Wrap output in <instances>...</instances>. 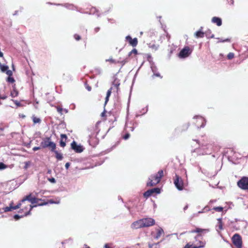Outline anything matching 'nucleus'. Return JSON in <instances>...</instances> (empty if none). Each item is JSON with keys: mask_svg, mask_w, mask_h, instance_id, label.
<instances>
[{"mask_svg": "<svg viewBox=\"0 0 248 248\" xmlns=\"http://www.w3.org/2000/svg\"><path fill=\"white\" fill-rule=\"evenodd\" d=\"M113 85L116 88L117 91L118 92L119 89V86L120 85V83H119V81L115 80L113 82Z\"/></svg>", "mask_w": 248, "mask_h": 248, "instance_id": "cd10ccee", "label": "nucleus"}, {"mask_svg": "<svg viewBox=\"0 0 248 248\" xmlns=\"http://www.w3.org/2000/svg\"><path fill=\"white\" fill-rule=\"evenodd\" d=\"M9 67L7 65H2L0 62V69L2 72H6L8 76H12L13 73L11 70H8Z\"/></svg>", "mask_w": 248, "mask_h": 248, "instance_id": "2eb2a0df", "label": "nucleus"}, {"mask_svg": "<svg viewBox=\"0 0 248 248\" xmlns=\"http://www.w3.org/2000/svg\"><path fill=\"white\" fill-rule=\"evenodd\" d=\"M105 113H105V111H104V112H103L102 113L101 115H102V116H104L105 115Z\"/></svg>", "mask_w": 248, "mask_h": 248, "instance_id": "bf43d9fd", "label": "nucleus"}, {"mask_svg": "<svg viewBox=\"0 0 248 248\" xmlns=\"http://www.w3.org/2000/svg\"><path fill=\"white\" fill-rule=\"evenodd\" d=\"M138 53V51L136 49L134 48L132 49L128 54V56H130L132 54H134L135 55H137Z\"/></svg>", "mask_w": 248, "mask_h": 248, "instance_id": "2f4dec72", "label": "nucleus"}, {"mask_svg": "<svg viewBox=\"0 0 248 248\" xmlns=\"http://www.w3.org/2000/svg\"><path fill=\"white\" fill-rule=\"evenodd\" d=\"M67 137L66 134H62L61 135V140L60 141V145L62 147H64L66 146V142Z\"/></svg>", "mask_w": 248, "mask_h": 248, "instance_id": "dca6fc26", "label": "nucleus"}, {"mask_svg": "<svg viewBox=\"0 0 248 248\" xmlns=\"http://www.w3.org/2000/svg\"><path fill=\"white\" fill-rule=\"evenodd\" d=\"M192 52V49L188 46H185L179 52L178 56L180 58H185L188 57Z\"/></svg>", "mask_w": 248, "mask_h": 248, "instance_id": "39448f33", "label": "nucleus"}, {"mask_svg": "<svg viewBox=\"0 0 248 248\" xmlns=\"http://www.w3.org/2000/svg\"><path fill=\"white\" fill-rule=\"evenodd\" d=\"M213 23L216 24L217 26H220L222 25V20L220 18L215 16L212 19Z\"/></svg>", "mask_w": 248, "mask_h": 248, "instance_id": "f3484780", "label": "nucleus"}, {"mask_svg": "<svg viewBox=\"0 0 248 248\" xmlns=\"http://www.w3.org/2000/svg\"><path fill=\"white\" fill-rule=\"evenodd\" d=\"M164 176V172L163 170H160L158 172L154 175L151 176V178L149 179V181L147 184L148 186H153L158 184L161 178Z\"/></svg>", "mask_w": 248, "mask_h": 248, "instance_id": "f03ea898", "label": "nucleus"}, {"mask_svg": "<svg viewBox=\"0 0 248 248\" xmlns=\"http://www.w3.org/2000/svg\"><path fill=\"white\" fill-rule=\"evenodd\" d=\"M218 223L219 229L222 230L223 229V224L221 219H218Z\"/></svg>", "mask_w": 248, "mask_h": 248, "instance_id": "f704fd0d", "label": "nucleus"}, {"mask_svg": "<svg viewBox=\"0 0 248 248\" xmlns=\"http://www.w3.org/2000/svg\"><path fill=\"white\" fill-rule=\"evenodd\" d=\"M3 53L0 51V57H3Z\"/></svg>", "mask_w": 248, "mask_h": 248, "instance_id": "5fc2aeb1", "label": "nucleus"}, {"mask_svg": "<svg viewBox=\"0 0 248 248\" xmlns=\"http://www.w3.org/2000/svg\"><path fill=\"white\" fill-rule=\"evenodd\" d=\"M131 228L132 229H138L143 228L142 219L134 221L131 225Z\"/></svg>", "mask_w": 248, "mask_h": 248, "instance_id": "ddd939ff", "label": "nucleus"}, {"mask_svg": "<svg viewBox=\"0 0 248 248\" xmlns=\"http://www.w3.org/2000/svg\"><path fill=\"white\" fill-rule=\"evenodd\" d=\"M230 41V40L229 39H226L225 40H223L222 42H229Z\"/></svg>", "mask_w": 248, "mask_h": 248, "instance_id": "6e6d98bb", "label": "nucleus"}, {"mask_svg": "<svg viewBox=\"0 0 248 248\" xmlns=\"http://www.w3.org/2000/svg\"><path fill=\"white\" fill-rule=\"evenodd\" d=\"M47 179L50 182H51L52 183H56V180L54 178H49Z\"/></svg>", "mask_w": 248, "mask_h": 248, "instance_id": "a18cd8bd", "label": "nucleus"}, {"mask_svg": "<svg viewBox=\"0 0 248 248\" xmlns=\"http://www.w3.org/2000/svg\"><path fill=\"white\" fill-rule=\"evenodd\" d=\"M112 90V88L111 87L107 91V95H106V98H105V105H106L107 103H108V101L109 97V96L111 95Z\"/></svg>", "mask_w": 248, "mask_h": 248, "instance_id": "aec40b11", "label": "nucleus"}, {"mask_svg": "<svg viewBox=\"0 0 248 248\" xmlns=\"http://www.w3.org/2000/svg\"><path fill=\"white\" fill-rule=\"evenodd\" d=\"M163 234H164V231L162 229H159L157 230V232L155 238L158 239Z\"/></svg>", "mask_w": 248, "mask_h": 248, "instance_id": "393cba45", "label": "nucleus"}, {"mask_svg": "<svg viewBox=\"0 0 248 248\" xmlns=\"http://www.w3.org/2000/svg\"><path fill=\"white\" fill-rule=\"evenodd\" d=\"M209 232V229H202L197 227L189 232L191 233H197V235L194 237L196 245L194 247H196V248H203L205 246L206 241L203 240L202 236Z\"/></svg>", "mask_w": 248, "mask_h": 248, "instance_id": "f257e3e1", "label": "nucleus"}, {"mask_svg": "<svg viewBox=\"0 0 248 248\" xmlns=\"http://www.w3.org/2000/svg\"><path fill=\"white\" fill-rule=\"evenodd\" d=\"M25 216H24V214L23 215H21V216H19L18 215H15L14 217V218L16 220H17V219H19V218L24 217Z\"/></svg>", "mask_w": 248, "mask_h": 248, "instance_id": "58836bf2", "label": "nucleus"}, {"mask_svg": "<svg viewBox=\"0 0 248 248\" xmlns=\"http://www.w3.org/2000/svg\"><path fill=\"white\" fill-rule=\"evenodd\" d=\"M57 111L61 114V115L63 114V112H64L65 113L68 112V110L66 109H63L62 108L58 106L56 107Z\"/></svg>", "mask_w": 248, "mask_h": 248, "instance_id": "b1692460", "label": "nucleus"}, {"mask_svg": "<svg viewBox=\"0 0 248 248\" xmlns=\"http://www.w3.org/2000/svg\"><path fill=\"white\" fill-rule=\"evenodd\" d=\"M202 27H201L200 30L195 33V36L196 38H203L204 36V33L201 31Z\"/></svg>", "mask_w": 248, "mask_h": 248, "instance_id": "a211bd4d", "label": "nucleus"}, {"mask_svg": "<svg viewBox=\"0 0 248 248\" xmlns=\"http://www.w3.org/2000/svg\"><path fill=\"white\" fill-rule=\"evenodd\" d=\"M223 208L222 207H215L213 208V210L218 212H222L223 211Z\"/></svg>", "mask_w": 248, "mask_h": 248, "instance_id": "7c9ffc66", "label": "nucleus"}, {"mask_svg": "<svg viewBox=\"0 0 248 248\" xmlns=\"http://www.w3.org/2000/svg\"><path fill=\"white\" fill-rule=\"evenodd\" d=\"M174 184L179 190L184 189V182L183 179L179 175L176 174L174 179Z\"/></svg>", "mask_w": 248, "mask_h": 248, "instance_id": "423d86ee", "label": "nucleus"}, {"mask_svg": "<svg viewBox=\"0 0 248 248\" xmlns=\"http://www.w3.org/2000/svg\"><path fill=\"white\" fill-rule=\"evenodd\" d=\"M71 148L76 153H80L83 151V148L81 145H78L75 141H73L71 144Z\"/></svg>", "mask_w": 248, "mask_h": 248, "instance_id": "9b49d317", "label": "nucleus"}, {"mask_svg": "<svg viewBox=\"0 0 248 248\" xmlns=\"http://www.w3.org/2000/svg\"><path fill=\"white\" fill-rule=\"evenodd\" d=\"M42 201V199L35 197V198L32 199L31 203L33 204V205H32L33 207H36L37 206H42L47 204V202H41Z\"/></svg>", "mask_w": 248, "mask_h": 248, "instance_id": "f8f14e48", "label": "nucleus"}, {"mask_svg": "<svg viewBox=\"0 0 248 248\" xmlns=\"http://www.w3.org/2000/svg\"><path fill=\"white\" fill-rule=\"evenodd\" d=\"M52 152H54L55 154V157L58 160H61L63 158L62 155L61 153H59L57 151L55 150V151H52Z\"/></svg>", "mask_w": 248, "mask_h": 248, "instance_id": "4be33fe9", "label": "nucleus"}, {"mask_svg": "<svg viewBox=\"0 0 248 248\" xmlns=\"http://www.w3.org/2000/svg\"><path fill=\"white\" fill-rule=\"evenodd\" d=\"M21 203H19L16 206H12L13 210H16V209L19 208L21 207Z\"/></svg>", "mask_w": 248, "mask_h": 248, "instance_id": "4c0bfd02", "label": "nucleus"}, {"mask_svg": "<svg viewBox=\"0 0 248 248\" xmlns=\"http://www.w3.org/2000/svg\"><path fill=\"white\" fill-rule=\"evenodd\" d=\"M12 101L14 102V103L16 105V106L17 107H21V103L17 100H12Z\"/></svg>", "mask_w": 248, "mask_h": 248, "instance_id": "ea45409f", "label": "nucleus"}, {"mask_svg": "<svg viewBox=\"0 0 248 248\" xmlns=\"http://www.w3.org/2000/svg\"><path fill=\"white\" fill-rule=\"evenodd\" d=\"M41 148H42L41 146H40V147H34L33 148L32 150L34 151H37L38 150H40Z\"/></svg>", "mask_w": 248, "mask_h": 248, "instance_id": "de8ad7c7", "label": "nucleus"}, {"mask_svg": "<svg viewBox=\"0 0 248 248\" xmlns=\"http://www.w3.org/2000/svg\"><path fill=\"white\" fill-rule=\"evenodd\" d=\"M155 76H157V77H160L159 74H156Z\"/></svg>", "mask_w": 248, "mask_h": 248, "instance_id": "052dcab7", "label": "nucleus"}, {"mask_svg": "<svg viewBox=\"0 0 248 248\" xmlns=\"http://www.w3.org/2000/svg\"><path fill=\"white\" fill-rule=\"evenodd\" d=\"M232 241L234 246L237 248H241L242 245V238L241 236L237 233H235L232 237Z\"/></svg>", "mask_w": 248, "mask_h": 248, "instance_id": "6e6552de", "label": "nucleus"}, {"mask_svg": "<svg viewBox=\"0 0 248 248\" xmlns=\"http://www.w3.org/2000/svg\"><path fill=\"white\" fill-rule=\"evenodd\" d=\"M10 95L12 97H15L18 96V91L16 89L15 87L13 88V90L11 92Z\"/></svg>", "mask_w": 248, "mask_h": 248, "instance_id": "5701e85b", "label": "nucleus"}, {"mask_svg": "<svg viewBox=\"0 0 248 248\" xmlns=\"http://www.w3.org/2000/svg\"><path fill=\"white\" fill-rule=\"evenodd\" d=\"M6 168V165H5L3 163H0V170H3Z\"/></svg>", "mask_w": 248, "mask_h": 248, "instance_id": "79ce46f5", "label": "nucleus"}, {"mask_svg": "<svg viewBox=\"0 0 248 248\" xmlns=\"http://www.w3.org/2000/svg\"><path fill=\"white\" fill-rule=\"evenodd\" d=\"M196 141H197V142L199 144V145H200L201 147H202L203 146V145H202H202H201V144H200L199 143V141H198V140H196Z\"/></svg>", "mask_w": 248, "mask_h": 248, "instance_id": "13d9d810", "label": "nucleus"}, {"mask_svg": "<svg viewBox=\"0 0 248 248\" xmlns=\"http://www.w3.org/2000/svg\"><path fill=\"white\" fill-rule=\"evenodd\" d=\"M7 97V96L6 95H4L0 96V99L4 100V99H6Z\"/></svg>", "mask_w": 248, "mask_h": 248, "instance_id": "3c124183", "label": "nucleus"}, {"mask_svg": "<svg viewBox=\"0 0 248 248\" xmlns=\"http://www.w3.org/2000/svg\"><path fill=\"white\" fill-rule=\"evenodd\" d=\"M200 148H196L195 149H194L193 151H192V155L194 156H195L196 155H194L193 154L195 152H199V151H200Z\"/></svg>", "mask_w": 248, "mask_h": 248, "instance_id": "49530a36", "label": "nucleus"}, {"mask_svg": "<svg viewBox=\"0 0 248 248\" xmlns=\"http://www.w3.org/2000/svg\"><path fill=\"white\" fill-rule=\"evenodd\" d=\"M227 58L229 59V60H231L232 59H233L234 57V54L232 52H230L228 55H227Z\"/></svg>", "mask_w": 248, "mask_h": 248, "instance_id": "72a5a7b5", "label": "nucleus"}, {"mask_svg": "<svg viewBox=\"0 0 248 248\" xmlns=\"http://www.w3.org/2000/svg\"><path fill=\"white\" fill-rule=\"evenodd\" d=\"M132 128V130H133V127H131Z\"/></svg>", "mask_w": 248, "mask_h": 248, "instance_id": "0e129e2a", "label": "nucleus"}, {"mask_svg": "<svg viewBox=\"0 0 248 248\" xmlns=\"http://www.w3.org/2000/svg\"><path fill=\"white\" fill-rule=\"evenodd\" d=\"M74 38L77 41H79L81 39L80 36L77 34L74 35Z\"/></svg>", "mask_w": 248, "mask_h": 248, "instance_id": "37998d69", "label": "nucleus"}, {"mask_svg": "<svg viewBox=\"0 0 248 248\" xmlns=\"http://www.w3.org/2000/svg\"><path fill=\"white\" fill-rule=\"evenodd\" d=\"M126 62H127V61L124 60L122 61L121 62L123 64V65Z\"/></svg>", "mask_w": 248, "mask_h": 248, "instance_id": "603ef678", "label": "nucleus"}, {"mask_svg": "<svg viewBox=\"0 0 248 248\" xmlns=\"http://www.w3.org/2000/svg\"><path fill=\"white\" fill-rule=\"evenodd\" d=\"M130 134L128 133H126L125 134H124L123 136V138L125 140H127L128 139H129V138L130 137Z\"/></svg>", "mask_w": 248, "mask_h": 248, "instance_id": "e433bc0d", "label": "nucleus"}, {"mask_svg": "<svg viewBox=\"0 0 248 248\" xmlns=\"http://www.w3.org/2000/svg\"><path fill=\"white\" fill-rule=\"evenodd\" d=\"M106 62H109L111 63H116V61L113 59L112 58H109L108 59H107L106 60Z\"/></svg>", "mask_w": 248, "mask_h": 248, "instance_id": "c9c22d12", "label": "nucleus"}, {"mask_svg": "<svg viewBox=\"0 0 248 248\" xmlns=\"http://www.w3.org/2000/svg\"><path fill=\"white\" fill-rule=\"evenodd\" d=\"M33 198H35V197H33L31 196V194H30L28 195H27L25 196L21 201V202L23 203L26 201H29L31 203V201Z\"/></svg>", "mask_w": 248, "mask_h": 248, "instance_id": "6ab92c4d", "label": "nucleus"}, {"mask_svg": "<svg viewBox=\"0 0 248 248\" xmlns=\"http://www.w3.org/2000/svg\"><path fill=\"white\" fill-rule=\"evenodd\" d=\"M50 172H51V170H49L48 171V173H50Z\"/></svg>", "mask_w": 248, "mask_h": 248, "instance_id": "e2e57ef3", "label": "nucleus"}, {"mask_svg": "<svg viewBox=\"0 0 248 248\" xmlns=\"http://www.w3.org/2000/svg\"><path fill=\"white\" fill-rule=\"evenodd\" d=\"M105 248H111V247H110L108 244H106L105 246Z\"/></svg>", "mask_w": 248, "mask_h": 248, "instance_id": "864d4df0", "label": "nucleus"}, {"mask_svg": "<svg viewBox=\"0 0 248 248\" xmlns=\"http://www.w3.org/2000/svg\"><path fill=\"white\" fill-rule=\"evenodd\" d=\"M85 87H86V89L88 91H91L92 90V87L89 84H88L87 83H85Z\"/></svg>", "mask_w": 248, "mask_h": 248, "instance_id": "c03bdc74", "label": "nucleus"}, {"mask_svg": "<svg viewBox=\"0 0 248 248\" xmlns=\"http://www.w3.org/2000/svg\"><path fill=\"white\" fill-rule=\"evenodd\" d=\"M149 248H160V243L157 242L155 243H148Z\"/></svg>", "mask_w": 248, "mask_h": 248, "instance_id": "412c9836", "label": "nucleus"}, {"mask_svg": "<svg viewBox=\"0 0 248 248\" xmlns=\"http://www.w3.org/2000/svg\"><path fill=\"white\" fill-rule=\"evenodd\" d=\"M86 248H90L89 247H87Z\"/></svg>", "mask_w": 248, "mask_h": 248, "instance_id": "69168bd1", "label": "nucleus"}, {"mask_svg": "<svg viewBox=\"0 0 248 248\" xmlns=\"http://www.w3.org/2000/svg\"><path fill=\"white\" fill-rule=\"evenodd\" d=\"M125 39L128 42L129 44L132 46L135 47L138 45V41L137 38H132V37L128 35L126 36Z\"/></svg>", "mask_w": 248, "mask_h": 248, "instance_id": "4468645a", "label": "nucleus"}, {"mask_svg": "<svg viewBox=\"0 0 248 248\" xmlns=\"http://www.w3.org/2000/svg\"><path fill=\"white\" fill-rule=\"evenodd\" d=\"M100 28H96L95 29V31L96 32H97L99 30Z\"/></svg>", "mask_w": 248, "mask_h": 248, "instance_id": "4d7b16f0", "label": "nucleus"}, {"mask_svg": "<svg viewBox=\"0 0 248 248\" xmlns=\"http://www.w3.org/2000/svg\"><path fill=\"white\" fill-rule=\"evenodd\" d=\"M194 121L193 123L198 128L204 127L206 124L205 119L201 116H197L194 119Z\"/></svg>", "mask_w": 248, "mask_h": 248, "instance_id": "0eeeda50", "label": "nucleus"}, {"mask_svg": "<svg viewBox=\"0 0 248 248\" xmlns=\"http://www.w3.org/2000/svg\"><path fill=\"white\" fill-rule=\"evenodd\" d=\"M238 186L243 190H248V177H242L237 183Z\"/></svg>", "mask_w": 248, "mask_h": 248, "instance_id": "20e7f679", "label": "nucleus"}, {"mask_svg": "<svg viewBox=\"0 0 248 248\" xmlns=\"http://www.w3.org/2000/svg\"><path fill=\"white\" fill-rule=\"evenodd\" d=\"M33 207V206L31 205L28 204L27 206H25L20 209L19 212L21 213H23L24 216H27L30 214L31 211Z\"/></svg>", "mask_w": 248, "mask_h": 248, "instance_id": "9d476101", "label": "nucleus"}, {"mask_svg": "<svg viewBox=\"0 0 248 248\" xmlns=\"http://www.w3.org/2000/svg\"><path fill=\"white\" fill-rule=\"evenodd\" d=\"M143 228L152 226L155 224V220L151 217L142 218Z\"/></svg>", "mask_w": 248, "mask_h": 248, "instance_id": "1a4fd4ad", "label": "nucleus"}, {"mask_svg": "<svg viewBox=\"0 0 248 248\" xmlns=\"http://www.w3.org/2000/svg\"><path fill=\"white\" fill-rule=\"evenodd\" d=\"M47 203H56V202H55L53 200H49L48 202H47Z\"/></svg>", "mask_w": 248, "mask_h": 248, "instance_id": "8fccbe9b", "label": "nucleus"}, {"mask_svg": "<svg viewBox=\"0 0 248 248\" xmlns=\"http://www.w3.org/2000/svg\"><path fill=\"white\" fill-rule=\"evenodd\" d=\"M69 166H70V163L68 162L66 163L65 165V167L66 169H68L69 168Z\"/></svg>", "mask_w": 248, "mask_h": 248, "instance_id": "09e8293b", "label": "nucleus"}, {"mask_svg": "<svg viewBox=\"0 0 248 248\" xmlns=\"http://www.w3.org/2000/svg\"><path fill=\"white\" fill-rule=\"evenodd\" d=\"M3 210L4 212H7L12 211L13 210L12 203L10 204V206H7L6 207L3 208Z\"/></svg>", "mask_w": 248, "mask_h": 248, "instance_id": "c756f323", "label": "nucleus"}, {"mask_svg": "<svg viewBox=\"0 0 248 248\" xmlns=\"http://www.w3.org/2000/svg\"><path fill=\"white\" fill-rule=\"evenodd\" d=\"M32 121H33L34 124H36L37 123L40 124L41 122V120L40 118H37V117L34 116V115L32 116Z\"/></svg>", "mask_w": 248, "mask_h": 248, "instance_id": "bb28decb", "label": "nucleus"}, {"mask_svg": "<svg viewBox=\"0 0 248 248\" xmlns=\"http://www.w3.org/2000/svg\"><path fill=\"white\" fill-rule=\"evenodd\" d=\"M214 37V35L213 34L212 35V36L210 37L211 38H213Z\"/></svg>", "mask_w": 248, "mask_h": 248, "instance_id": "680f3d73", "label": "nucleus"}, {"mask_svg": "<svg viewBox=\"0 0 248 248\" xmlns=\"http://www.w3.org/2000/svg\"><path fill=\"white\" fill-rule=\"evenodd\" d=\"M183 248H196V247H194L192 245L189 243H187L186 245V246Z\"/></svg>", "mask_w": 248, "mask_h": 248, "instance_id": "a19ab883", "label": "nucleus"}, {"mask_svg": "<svg viewBox=\"0 0 248 248\" xmlns=\"http://www.w3.org/2000/svg\"><path fill=\"white\" fill-rule=\"evenodd\" d=\"M41 146L42 148H48L50 151H55V150L56 149V144L51 141V137L43 138L41 142Z\"/></svg>", "mask_w": 248, "mask_h": 248, "instance_id": "7ed1b4c3", "label": "nucleus"}, {"mask_svg": "<svg viewBox=\"0 0 248 248\" xmlns=\"http://www.w3.org/2000/svg\"><path fill=\"white\" fill-rule=\"evenodd\" d=\"M151 192L152 191H150V190H148L147 191H145L143 194L144 197L145 198H148V197L152 195L151 194Z\"/></svg>", "mask_w": 248, "mask_h": 248, "instance_id": "c85d7f7f", "label": "nucleus"}, {"mask_svg": "<svg viewBox=\"0 0 248 248\" xmlns=\"http://www.w3.org/2000/svg\"><path fill=\"white\" fill-rule=\"evenodd\" d=\"M151 192V194L153 195L154 193L159 194L160 193V189L158 187L154 188L151 189H149Z\"/></svg>", "mask_w": 248, "mask_h": 248, "instance_id": "a878e982", "label": "nucleus"}, {"mask_svg": "<svg viewBox=\"0 0 248 248\" xmlns=\"http://www.w3.org/2000/svg\"><path fill=\"white\" fill-rule=\"evenodd\" d=\"M7 81L13 83L15 81V80L13 77H11V76H9L7 78Z\"/></svg>", "mask_w": 248, "mask_h": 248, "instance_id": "473e14b6", "label": "nucleus"}]
</instances>
